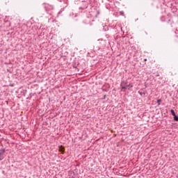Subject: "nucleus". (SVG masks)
Listing matches in <instances>:
<instances>
[{"label":"nucleus","mask_w":178,"mask_h":178,"mask_svg":"<svg viewBox=\"0 0 178 178\" xmlns=\"http://www.w3.org/2000/svg\"><path fill=\"white\" fill-rule=\"evenodd\" d=\"M133 88V83H129V85H126L125 86H122L121 90H130Z\"/></svg>","instance_id":"4"},{"label":"nucleus","mask_w":178,"mask_h":178,"mask_svg":"<svg viewBox=\"0 0 178 178\" xmlns=\"http://www.w3.org/2000/svg\"><path fill=\"white\" fill-rule=\"evenodd\" d=\"M174 120L175 121V122H178V116L177 115H174Z\"/></svg>","instance_id":"9"},{"label":"nucleus","mask_w":178,"mask_h":178,"mask_svg":"<svg viewBox=\"0 0 178 178\" xmlns=\"http://www.w3.org/2000/svg\"><path fill=\"white\" fill-rule=\"evenodd\" d=\"M109 1H112V0H108Z\"/></svg>","instance_id":"14"},{"label":"nucleus","mask_w":178,"mask_h":178,"mask_svg":"<svg viewBox=\"0 0 178 178\" xmlns=\"http://www.w3.org/2000/svg\"><path fill=\"white\" fill-rule=\"evenodd\" d=\"M138 94H140V95H145V93L142 92H138Z\"/></svg>","instance_id":"12"},{"label":"nucleus","mask_w":178,"mask_h":178,"mask_svg":"<svg viewBox=\"0 0 178 178\" xmlns=\"http://www.w3.org/2000/svg\"><path fill=\"white\" fill-rule=\"evenodd\" d=\"M162 102V99H158L157 100V104L158 105H161V103Z\"/></svg>","instance_id":"10"},{"label":"nucleus","mask_w":178,"mask_h":178,"mask_svg":"<svg viewBox=\"0 0 178 178\" xmlns=\"http://www.w3.org/2000/svg\"><path fill=\"white\" fill-rule=\"evenodd\" d=\"M127 81H122L120 83L121 88L122 87H125L126 86H127Z\"/></svg>","instance_id":"6"},{"label":"nucleus","mask_w":178,"mask_h":178,"mask_svg":"<svg viewBox=\"0 0 178 178\" xmlns=\"http://www.w3.org/2000/svg\"><path fill=\"white\" fill-rule=\"evenodd\" d=\"M144 60H145V61H147V58H145Z\"/></svg>","instance_id":"13"},{"label":"nucleus","mask_w":178,"mask_h":178,"mask_svg":"<svg viewBox=\"0 0 178 178\" xmlns=\"http://www.w3.org/2000/svg\"><path fill=\"white\" fill-rule=\"evenodd\" d=\"M96 45L98 49H101L102 48H104L106 45V42L104 40H98V42L97 43Z\"/></svg>","instance_id":"2"},{"label":"nucleus","mask_w":178,"mask_h":178,"mask_svg":"<svg viewBox=\"0 0 178 178\" xmlns=\"http://www.w3.org/2000/svg\"><path fill=\"white\" fill-rule=\"evenodd\" d=\"M170 113H171V115H172V116H176V113L175 112V110L171 109Z\"/></svg>","instance_id":"8"},{"label":"nucleus","mask_w":178,"mask_h":178,"mask_svg":"<svg viewBox=\"0 0 178 178\" xmlns=\"http://www.w3.org/2000/svg\"><path fill=\"white\" fill-rule=\"evenodd\" d=\"M6 150L5 149H0V161L3 160V155H5Z\"/></svg>","instance_id":"5"},{"label":"nucleus","mask_w":178,"mask_h":178,"mask_svg":"<svg viewBox=\"0 0 178 178\" xmlns=\"http://www.w3.org/2000/svg\"><path fill=\"white\" fill-rule=\"evenodd\" d=\"M120 16H124V12L120 11Z\"/></svg>","instance_id":"11"},{"label":"nucleus","mask_w":178,"mask_h":178,"mask_svg":"<svg viewBox=\"0 0 178 178\" xmlns=\"http://www.w3.org/2000/svg\"><path fill=\"white\" fill-rule=\"evenodd\" d=\"M90 13L92 17H98L101 13L99 11V10H97V8H94Z\"/></svg>","instance_id":"1"},{"label":"nucleus","mask_w":178,"mask_h":178,"mask_svg":"<svg viewBox=\"0 0 178 178\" xmlns=\"http://www.w3.org/2000/svg\"><path fill=\"white\" fill-rule=\"evenodd\" d=\"M59 152H61V154L63 155L65 154V149L63 148V146L59 147Z\"/></svg>","instance_id":"7"},{"label":"nucleus","mask_w":178,"mask_h":178,"mask_svg":"<svg viewBox=\"0 0 178 178\" xmlns=\"http://www.w3.org/2000/svg\"><path fill=\"white\" fill-rule=\"evenodd\" d=\"M114 31L115 33H120V31H123L122 26L120 24L115 25L114 27Z\"/></svg>","instance_id":"3"}]
</instances>
